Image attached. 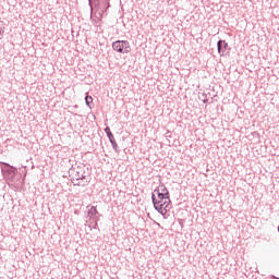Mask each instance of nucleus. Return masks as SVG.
I'll return each mask as SVG.
<instances>
[{
	"mask_svg": "<svg viewBox=\"0 0 279 279\" xmlns=\"http://www.w3.org/2000/svg\"><path fill=\"white\" fill-rule=\"evenodd\" d=\"M71 182L74 186H88L90 177L86 173V166H74L69 170Z\"/></svg>",
	"mask_w": 279,
	"mask_h": 279,
	"instance_id": "1",
	"label": "nucleus"
},
{
	"mask_svg": "<svg viewBox=\"0 0 279 279\" xmlns=\"http://www.w3.org/2000/svg\"><path fill=\"white\" fill-rule=\"evenodd\" d=\"M151 202L157 213L160 215H167V210H169V206L171 204L170 196L160 193V189H156L151 194Z\"/></svg>",
	"mask_w": 279,
	"mask_h": 279,
	"instance_id": "2",
	"label": "nucleus"
},
{
	"mask_svg": "<svg viewBox=\"0 0 279 279\" xmlns=\"http://www.w3.org/2000/svg\"><path fill=\"white\" fill-rule=\"evenodd\" d=\"M112 49L113 51H118V53H130V51H132V47L128 40L113 41Z\"/></svg>",
	"mask_w": 279,
	"mask_h": 279,
	"instance_id": "3",
	"label": "nucleus"
},
{
	"mask_svg": "<svg viewBox=\"0 0 279 279\" xmlns=\"http://www.w3.org/2000/svg\"><path fill=\"white\" fill-rule=\"evenodd\" d=\"M7 168H2V171L8 180V182H14V178L16 175V168L10 166V163L3 162L2 163Z\"/></svg>",
	"mask_w": 279,
	"mask_h": 279,
	"instance_id": "4",
	"label": "nucleus"
},
{
	"mask_svg": "<svg viewBox=\"0 0 279 279\" xmlns=\"http://www.w3.org/2000/svg\"><path fill=\"white\" fill-rule=\"evenodd\" d=\"M217 49L220 57L226 56V51H228V41L223 39L218 40Z\"/></svg>",
	"mask_w": 279,
	"mask_h": 279,
	"instance_id": "5",
	"label": "nucleus"
},
{
	"mask_svg": "<svg viewBox=\"0 0 279 279\" xmlns=\"http://www.w3.org/2000/svg\"><path fill=\"white\" fill-rule=\"evenodd\" d=\"M105 133L107 134L114 151H119V145L117 144V141L114 140V135L112 134V131H110V126H107L105 129Z\"/></svg>",
	"mask_w": 279,
	"mask_h": 279,
	"instance_id": "6",
	"label": "nucleus"
},
{
	"mask_svg": "<svg viewBox=\"0 0 279 279\" xmlns=\"http://www.w3.org/2000/svg\"><path fill=\"white\" fill-rule=\"evenodd\" d=\"M97 215H99L97 207L92 206L87 211V219H95V221H97Z\"/></svg>",
	"mask_w": 279,
	"mask_h": 279,
	"instance_id": "7",
	"label": "nucleus"
},
{
	"mask_svg": "<svg viewBox=\"0 0 279 279\" xmlns=\"http://www.w3.org/2000/svg\"><path fill=\"white\" fill-rule=\"evenodd\" d=\"M90 10L93 12V8H97L99 10V5H101L100 0H89Z\"/></svg>",
	"mask_w": 279,
	"mask_h": 279,
	"instance_id": "8",
	"label": "nucleus"
},
{
	"mask_svg": "<svg viewBox=\"0 0 279 279\" xmlns=\"http://www.w3.org/2000/svg\"><path fill=\"white\" fill-rule=\"evenodd\" d=\"M159 193H162L163 195H168L169 197V190H167V186H165L163 184L162 185H159Z\"/></svg>",
	"mask_w": 279,
	"mask_h": 279,
	"instance_id": "9",
	"label": "nucleus"
},
{
	"mask_svg": "<svg viewBox=\"0 0 279 279\" xmlns=\"http://www.w3.org/2000/svg\"><path fill=\"white\" fill-rule=\"evenodd\" d=\"M85 104L88 106V108H92L90 105L93 104V96H86Z\"/></svg>",
	"mask_w": 279,
	"mask_h": 279,
	"instance_id": "10",
	"label": "nucleus"
},
{
	"mask_svg": "<svg viewBox=\"0 0 279 279\" xmlns=\"http://www.w3.org/2000/svg\"><path fill=\"white\" fill-rule=\"evenodd\" d=\"M105 12H106V11H104V9H101L100 11H98V19L102 20Z\"/></svg>",
	"mask_w": 279,
	"mask_h": 279,
	"instance_id": "11",
	"label": "nucleus"
},
{
	"mask_svg": "<svg viewBox=\"0 0 279 279\" xmlns=\"http://www.w3.org/2000/svg\"><path fill=\"white\" fill-rule=\"evenodd\" d=\"M3 22H0V32H4V28H3Z\"/></svg>",
	"mask_w": 279,
	"mask_h": 279,
	"instance_id": "12",
	"label": "nucleus"
},
{
	"mask_svg": "<svg viewBox=\"0 0 279 279\" xmlns=\"http://www.w3.org/2000/svg\"><path fill=\"white\" fill-rule=\"evenodd\" d=\"M271 278H274V279H279L278 277H276V276H271Z\"/></svg>",
	"mask_w": 279,
	"mask_h": 279,
	"instance_id": "13",
	"label": "nucleus"
},
{
	"mask_svg": "<svg viewBox=\"0 0 279 279\" xmlns=\"http://www.w3.org/2000/svg\"><path fill=\"white\" fill-rule=\"evenodd\" d=\"M94 228H97V222L95 223V227Z\"/></svg>",
	"mask_w": 279,
	"mask_h": 279,
	"instance_id": "14",
	"label": "nucleus"
},
{
	"mask_svg": "<svg viewBox=\"0 0 279 279\" xmlns=\"http://www.w3.org/2000/svg\"><path fill=\"white\" fill-rule=\"evenodd\" d=\"M3 34V32H0V36Z\"/></svg>",
	"mask_w": 279,
	"mask_h": 279,
	"instance_id": "15",
	"label": "nucleus"
},
{
	"mask_svg": "<svg viewBox=\"0 0 279 279\" xmlns=\"http://www.w3.org/2000/svg\"><path fill=\"white\" fill-rule=\"evenodd\" d=\"M204 101V104H206V100H203Z\"/></svg>",
	"mask_w": 279,
	"mask_h": 279,
	"instance_id": "16",
	"label": "nucleus"
}]
</instances>
